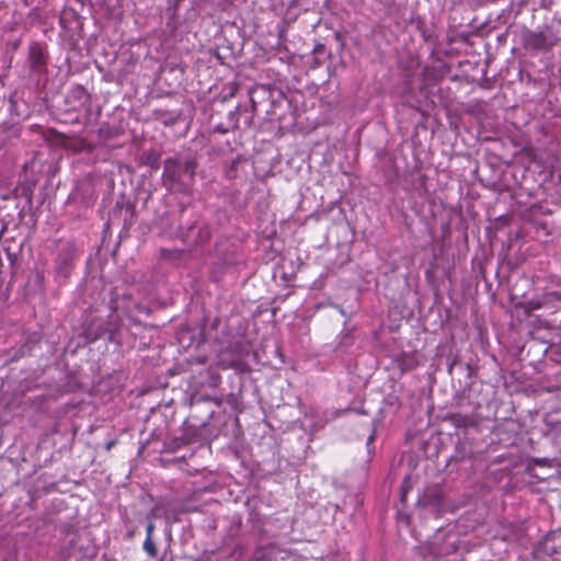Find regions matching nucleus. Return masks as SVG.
I'll use <instances>...</instances> for the list:
<instances>
[{
	"label": "nucleus",
	"instance_id": "20",
	"mask_svg": "<svg viewBox=\"0 0 561 561\" xmlns=\"http://www.w3.org/2000/svg\"><path fill=\"white\" fill-rule=\"evenodd\" d=\"M69 96L76 100L80 105H83L89 101V94L87 90L81 85H76L72 88Z\"/></svg>",
	"mask_w": 561,
	"mask_h": 561
},
{
	"label": "nucleus",
	"instance_id": "36",
	"mask_svg": "<svg viewBox=\"0 0 561 561\" xmlns=\"http://www.w3.org/2000/svg\"><path fill=\"white\" fill-rule=\"evenodd\" d=\"M260 90H262V91L266 92V89H265V87H263V85L260 88Z\"/></svg>",
	"mask_w": 561,
	"mask_h": 561
},
{
	"label": "nucleus",
	"instance_id": "25",
	"mask_svg": "<svg viewBox=\"0 0 561 561\" xmlns=\"http://www.w3.org/2000/svg\"><path fill=\"white\" fill-rule=\"evenodd\" d=\"M469 454L470 453H467L465 450V448L462 449H457L456 454L451 457L453 459L457 460V461H462L463 459L468 458L469 457Z\"/></svg>",
	"mask_w": 561,
	"mask_h": 561
},
{
	"label": "nucleus",
	"instance_id": "15",
	"mask_svg": "<svg viewBox=\"0 0 561 561\" xmlns=\"http://www.w3.org/2000/svg\"><path fill=\"white\" fill-rule=\"evenodd\" d=\"M140 164L157 171L160 168V154L153 150L144 151L140 156Z\"/></svg>",
	"mask_w": 561,
	"mask_h": 561
},
{
	"label": "nucleus",
	"instance_id": "34",
	"mask_svg": "<svg viewBox=\"0 0 561 561\" xmlns=\"http://www.w3.org/2000/svg\"><path fill=\"white\" fill-rule=\"evenodd\" d=\"M320 48H323V45H320V47L314 48V51L320 50Z\"/></svg>",
	"mask_w": 561,
	"mask_h": 561
},
{
	"label": "nucleus",
	"instance_id": "16",
	"mask_svg": "<svg viewBox=\"0 0 561 561\" xmlns=\"http://www.w3.org/2000/svg\"><path fill=\"white\" fill-rule=\"evenodd\" d=\"M186 255L183 249H161V257L170 263L178 264Z\"/></svg>",
	"mask_w": 561,
	"mask_h": 561
},
{
	"label": "nucleus",
	"instance_id": "32",
	"mask_svg": "<svg viewBox=\"0 0 561 561\" xmlns=\"http://www.w3.org/2000/svg\"><path fill=\"white\" fill-rule=\"evenodd\" d=\"M373 439H374V433H371V434L369 435V437H368V442H367V443L369 444Z\"/></svg>",
	"mask_w": 561,
	"mask_h": 561
},
{
	"label": "nucleus",
	"instance_id": "17",
	"mask_svg": "<svg viewBox=\"0 0 561 561\" xmlns=\"http://www.w3.org/2000/svg\"><path fill=\"white\" fill-rule=\"evenodd\" d=\"M546 307L551 308L550 301H548V299L546 300V293L542 294L540 297L533 298L524 304V309L527 313Z\"/></svg>",
	"mask_w": 561,
	"mask_h": 561
},
{
	"label": "nucleus",
	"instance_id": "21",
	"mask_svg": "<svg viewBox=\"0 0 561 561\" xmlns=\"http://www.w3.org/2000/svg\"><path fill=\"white\" fill-rule=\"evenodd\" d=\"M142 548L149 558H156L158 556V548L152 537H146Z\"/></svg>",
	"mask_w": 561,
	"mask_h": 561
},
{
	"label": "nucleus",
	"instance_id": "13",
	"mask_svg": "<svg viewBox=\"0 0 561 561\" xmlns=\"http://www.w3.org/2000/svg\"><path fill=\"white\" fill-rule=\"evenodd\" d=\"M394 363L402 373L414 369L419 360L414 353L402 352L396 356Z\"/></svg>",
	"mask_w": 561,
	"mask_h": 561
},
{
	"label": "nucleus",
	"instance_id": "19",
	"mask_svg": "<svg viewBox=\"0 0 561 561\" xmlns=\"http://www.w3.org/2000/svg\"><path fill=\"white\" fill-rule=\"evenodd\" d=\"M245 160L238 156L236 157L229 164L225 167V178L228 180H234L238 176V167L241 162Z\"/></svg>",
	"mask_w": 561,
	"mask_h": 561
},
{
	"label": "nucleus",
	"instance_id": "31",
	"mask_svg": "<svg viewBox=\"0 0 561 561\" xmlns=\"http://www.w3.org/2000/svg\"><path fill=\"white\" fill-rule=\"evenodd\" d=\"M116 444L115 440H110L105 444L106 450H110Z\"/></svg>",
	"mask_w": 561,
	"mask_h": 561
},
{
	"label": "nucleus",
	"instance_id": "35",
	"mask_svg": "<svg viewBox=\"0 0 561 561\" xmlns=\"http://www.w3.org/2000/svg\"><path fill=\"white\" fill-rule=\"evenodd\" d=\"M320 48H323V45H320V47L314 48V51L320 50Z\"/></svg>",
	"mask_w": 561,
	"mask_h": 561
},
{
	"label": "nucleus",
	"instance_id": "24",
	"mask_svg": "<svg viewBox=\"0 0 561 561\" xmlns=\"http://www.w3.org/2000/svg\"><path fill=\"white\" fill-rule=\"evenodd\" d=\"M457 365H460V366H463L467 370H469V373L471 371V365L470 364H461L460 362H458V359L455 357L451 363L448 365V371L449 374L453 373V369L457 366Z\"/></svg>",
	"mask_w": 561,
	"mask_h": 561
},
{
	"label": "nucleus",
	"instance_id": "1",
	"mask_svg": "<svg viewBox=\"0 0 561 561\" xmlns=\"http://www.w3.org/2000/svg\"><path fill=\"white\" fill-rule=\"evenodd\" d=\"M198 160L193 154H175L163 161L161 183L172 193L191 195L195 184Z\"/></svg>",
	"mask_w": 561,
	"mask_h": 561
},
{
	"label": "nucleus",
	"instance_id": "14",
	"mask_svg": "<svg viewBox=\"0 0 561 561\" xmlns=\"http://www.w3.org/2000/svg\"><path fill=\"white\" fill-rule=\"evenodd\" d=\"M448 420L453 425H455L458 428H466L476 425V420L473 415L462 413H450L448 415Z\"/></svg>",
	"mask_w": 561,
	"mask_h": 561
},
{
	"label": "nucleus",
	"instance_id": "22",
	"mask_svg": "<svg viewBox=\"0 0 561 561\" xmlns=\"http://www.w3.org/2000/svg\"><path fill=\"white\" fill-rule=\"evenodd\" d=\"M250 101H251V114H249V111H248L247 113H244L245 116L243 118V125L247 128L252 126L253 116H254V113L256 112V107H257V102L255 101V99L253 98L252 94L250 95Z\"/></svg>",
	"mask_w": 561,
	"mask_h": 561
},
{
	"label": "nucleus",
	"instance_id": "3",
	"mask_svg": "<svg viewBox=\"0 0 561 561\" xmlns=\"http://www.w3.org/2000/svg\"><path fill=\"white\" fill-rule=\"evenodd\" d=\"M110 309L111 314L108 316V320L105 321L102 318H92L89 323L83 327L82 335L88 343L95 342L105 336L110 342L116 341V333L121 325L119 319L117 316L113 314L116 307L111 306Z\"/></svg>",
	"mask_w": 561,
	"mask_h": 561
},
{
	"label": "nucleus",
	"instance_id": "11",
	"mask_svg": "<svg viewBox=\"0 0 561 561\" xmlns=\"http://www.w3.org/2000/svg\"><path fill=\"white\" fill-rule=\"evenodd\" d=\"M553 461H554V459L553 458H549V457H531V458H529L527 460L526 472L528 474H530L531 477H535V478L543 480L545 478L540 477L536 472L537 467H540V468H552Z\"/></svg>",
	"mask_w": 561,
	"mask_h": 561
},
{
	"label": "nucleus",
	"instance_id": "26",
	"mask_svg": "<svg viewBox=\"0 0 561 561\" xmlns=\"http://www.w3.org/2000/svg\"><path fill=\"white\" fill-rule=\"evenodd\" d=\"M230 130H231V128L227 125V123H220L215 126V131L220 133V134H227Z\"/></svg>",
	"mask_w": 561,
	"mask_h": 561
},
{
	"label": "nucleus",
	"instance_id": "10",
	"mask_svg": "<svg viewBox=\"0 0 561 561\" xmlns=\"http://www.w3.org/2000/svg\"><path fill=\"white\" fill-rule=\"evenodd\" d=\"M153 118L164 126L175 125L182 117L180 110L157 108L152 112Z\"/></svg>",
	"mask_w": 561,
	"mask_h": 561
},
{
	"label": "nucleus",
	"instance_id": "5",
	"mask_svg": "<svg viewBox=\"0 0 561 561\" xmlns=\"http://www.w3.org/2000/svg\"><path fill=\"white\" fill-rule=\"evenodd\" d=\"M523 47L536 55L551 50L559 42L557 34L549 27L545 31H534L525 28L520 33Z\"/></svg>",
	"mask_w": 561,
	"mask_h": 561
},
{
	"label": "nucleus",
	"instance_id": "29",
	"mask_svg": "<svg viewBox=\"0 0 561 561\" xmlns=\"http://www.w3.org/2000/svg\"><path fill=\"white\" fill-rule=\"evenodd\" d=\"M49 133L55 136L56 141L64 144V140L66 139V136L64 134H60L56 130H50Z\"/></svg>",
	"mask_w": 561,
	"mask_h": 561
},
{
	"label": "nucleus",
	"instance_id": "6",
	"mask_svg": "<svg viewBox=\"0 0 561 561\" xmlns=\"http://www.w3.org/2000/svg\"><path fill=\"white\" fill-rule=\"evenodd\" d=\"M445 491L442 485L430 484L426 485L419 495L417 505L435 517H439L447 510L445 506Z\"/></svg>",
	"mask_w": 561,
	"mask_h": 561
},
{
	"label": "nucleus",
	"instance_id": "30",
	"mask_svg": "<svg viewBox=\"0 0 561 561\" xmlns=\"http://www.w3.org/2000/svg\"><path fill=\"white\" fill-rule=\"evenodd\" d=\"M220 366H221L222 368H229V367H234V368H236V367L238 366V362H236V360H231V362L229 363V365H224V364H221Z\"/></svg>",
	"mask_w": 561,
	"mask_h": 561
},
{
	"label": "nucleus",
	"instance_id": "8",
	"mask_svg": "<svg viewBox=\"0 0 561 561\" xmlns=\"http://www.w3.org/2000/svg\"><path fill=\"white\" fill-rule=\"evenodd\" d=\"M113 216L123 220V227L128 229L136 220V204L130 201H117Z\"/></svg>",
	"mask_w": 561,
	"mask_h": 561
},
{
	"label": "nucleus",
	"instance_id": "4",
	"mask_svg": "<svg viewBox=\"0 0 561 561\" xmlns=\"http://www.w3.org/2000/svg\"><path fill=\"white\" fill-rule=\"evenodd\" d=\"M207 423L205 421L199 424L193 423L192 419H186L183 423L182 434L172 437L165 443V448L169 451H176L183 446L191 444L203 445L208 443V435L206 434Z\"/></svg>",
	"mask_w": 561,
	"mask_h": 561
},
{
	"label": "nucleus",
	"instance_id": "23",
	"mask_svg": "<svg viewBox=\"0 0 561 561\" xmlns=\"http://www.w3.org/2000/svg\"><path fill=\"white\" fill-rule=\"evenodd\" d=\"M550 301L551 308L556 307L558 302H561V289L546 291V300Z\"/></svg>",
	"mask_w": 561,
	"mask_h": 561
},
{
	"label": "nucleus",
	"instance_id": "18",
	"mask_svg": "<svg viewBox=\"0 0 561 561\" xmlns=\"http://www.w3.org/2000/svg\"><path fill=\"white\" fill-rule=\"evenodd\" d=\"M247 112V105H238L234 111L228 113L227 125L231 128V130H234L239 127L240 117L242 116V113Z\"/></svg>",
	"mask_w": 561,
	"mask_h": 561
},
{
	"label": "nucleus",
	"instance_id": "27",
	"mask_svg": "<svg viewBox=\"0 0 561 561\" xmlns=\"http://www.w3.org/2000/svg\"><path fill=\"white\" fill-rule=\"evenodd\" d=\"M154 523L150 519L146 527V537H152L154 531Z\"/></svg>",
	"mask_w": 561,
	"mask_h": 561
},
{
	"label": "nucleus",
	"instance_id": "28",
	"mask_svg": "<svg viewBox=\"0 0 561 561\" xmlns=\"http://www.w3.org/2000/svg\"><path fill=\"white\" fill-rule=\"evenodd\" d=\"M410 486H407L405 485V482L402 484L401 486V495H400V501L403 503L405 500H407V495H408V491H409Z\"/></svg>",
	"mask_w": 561,
	"mask_h": 561
},
{
	"label": "nucleus",
	"instance_id": "2",
	"mask_svg": "<svg viewBox=\"0 0 561 561\" xmlns=\"http://www.w3.org/2000/svg\"><path fill=\"white\" fill-rule=\"evenodd\" d=\"M214 231L211 224L196 214L190 220L181 224L179 237L186 245L203 247L211 240Z\"/></svg>",
	"mask_w": 561,
	"mask_h": 561
},
{
	"label": "nucleus",
	"instance_id": "7",
	"mask_svg": "<svg viewBox=\"0 0 561 561\" xmlns=\"http://www.w3.org/2000/svg\"><path fill=\"white\" fill-rule=\"evenodd\" d=\"M76 259V247L72 243H66L57 253L55 259V271L57 276L68 278Z\"/></svg>",
	"mask_w": 561,
	"mask_h": 561
},
{
	"label": "nucleus",
	"instance_id": "33",
	"mask_svg": "<svg viewBox=\"0 0 561 561\" xmlns=\"http://www.w3.org/2000/svg\"><path fill=\"white\" fill-rule=\"evenodd\" d=\"M320 48H323V45H320V47L314 48V51L320 50Z\"/></svg>",
	"mask_w": 561,
	"mask_h": 561
},
{
	"label": "nucleus",
	"instance_id": "12",
	"mask_svg": "<svg viewBox=\"0 0 561 561\" xmlns=\"http://www.w3.org/2000/svg\"><path fill=\"white\" fill-rule=\"evenodd\" d=\"M35 184L36 183L34 181H22L16 184L13 191L15 197H21L25 199L28 208H31L33 204V192Z\"/></svg>",
	"mask_w": 561,
	"mask_h": 561
},
{
	"label": "nucleus",
	"instance_id": "9",
	"mask_svg": "<svg viewBox=\"0 0 561 561\" xmlns=\"http://www.w3.org/2000/svg\"><path fill=\"white\" fill-rule=\"evenodd\" d=\"M46 51L38 43H32L28 48V62L33 72L41 73L46 69Z\"/></svg>",
	"mask_w": 561,
	"mask_h": 561
}]
</instances>
